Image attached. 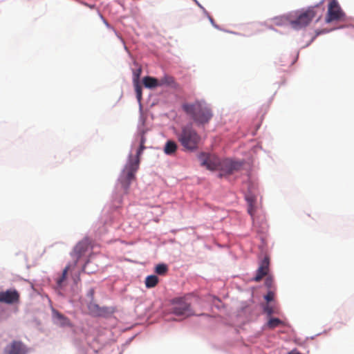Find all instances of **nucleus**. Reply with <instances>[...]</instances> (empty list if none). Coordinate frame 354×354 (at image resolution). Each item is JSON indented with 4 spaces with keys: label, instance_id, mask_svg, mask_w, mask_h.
<instances>
[{
    "label": "nucleus",
    "instance_id": "nucleus-22",
    "mask_svg": "<svg viewBox=\"0 0 354 354\" xmlns=\"http://www.w3.org/2000/svg\"><path fill=\"white\" fill-rule=\"evenodd\" d=\"M135 91L136 93V97L139 102L142 100V87L140 85L139 82L134 83Z\"/></svg>",
    "mask_w": 354,
    "mask_h": 354
},
{
    "label": "nucleus",
    "instance_id": "nucleus-25",
    "mask_svg": "<svg viewBox=\"0 0 354 354\" xmlns=\"http://www.w3.org/2000/svg\"><path fill=\"white\" fill-rule=\"evenodd\" d=\"M274 293L272 291H269L266 295H265L264 298L267 301V302L272 301L274 299Z\"/></svg>",
    "mask_w": 354,
    "mask_h": 354
},
{
    "label": "nucleus",
    "instance_id": "nucleus-7",
    "mask_svg": "<svg viewBox=\"0 0 354 354\" xmlns=\"http://www.w3.org/2000/svg\"><path fill=\"white\" fill-rule=\"evenodd\" d=\"M91 245V241L88 238H85L80 241L74 248L73 252L71 253L72 258L74 260L73 266H76L77 262L88 251Z\"/></svg>",
    "mask_w": 354,
    "mask_h": 354
},
{
    "label": "nucleus",
    "instance_id": "nucleus-11",
    "mask_svg": "<svg viewBox=\"0 0 354 354\" xmlns=\"http://www.w3.org/2000/svg\"><path fill=\"white\" fill-rule=\"evenodd\" d=\"M270 259L265 257L260 262L257 274L253 280L256 282L260 281L264 277L267 276L269 272Z\"/></svg>",
    "mask_w": 354,
    "mask_h": 354
},
{
    "label": "nucleus",
    "instance_id": "nucleus-9",
    "mask_svg": "<svg viewBox=\"0 0 354 354\" xmlns=\"http://www.w3.org/2000/svg\"><path fill=\"white\" fill-rule=\"evenodd\" d=\"M20 301V295L15 289H9L0 292V302L6 304H17Z\"/></svg>",
    "mask_w": 354,
    "mask_h": 354
},
{
    "label": "nucleus",
    "instance_id": "nucleus-1",
    "mask_svg": "<svg viewBox=\"0 0 354 354\" xmlns=\"http://www.w3.org/2000/svg\"><path fill=\"white\" fill-rule=\"evenodd\" d=\"M145 142L146 138L144 134H142L140 138V147L136 151V157L133 158L131 154L129 155L128 162L121 173L119 180L125 190L129 188L131 182L135 179V174L139 168L140 156L145 149Z\"/></svg>",
    "mask_w": 354,
    "mask_h": 354
},
{
    "label": "nucleus",
    "instance_id": "nucleus-13",
    "mask_svg": "<svg viewBox=\"0 0 354 354\" xmlns=\"http://www.w3.org/2000/svg\"><path fill=\"white\" fill-rule=\"evenodd\" d=\"M159 86H169L171 88H177L178 84L175 81V79L171 75L165 74L163 77L158 80Z\"/></svg>",
    "mask_w": 354,
    "mask_h": 354
},
{
    "label": "nucleus",
    "instance_id": "nucleus-16",
    "mask_svg": "<svg viewBox=\"0 0 354 354\" xmlns=\"http://www.w3.org/2000/svg\"><path fill=\"white\" fill-rule=\"evenodd\" d=\"M159 281V279L156 275H149L145 279V286L147 288H154Z\"/></svg>",
    "mask_w": 354,
    "mask_h": 354
},
{
    "label": "nucleus",
    "instance_id": "nucleus-15",
    "mask_svg": "<svg viewBox=\"0 0 354 354\" xmlns=\"http://www.w3.org/2000/svg\"><path fill=\"white\" fill-rule=\"evenodd\" d=\"M178 146L177 144L173 140H168L165 145L164 152L167 155H173L176 153Z\"/></svg>",
    "mask_w": 354,
    "mask_h": 354
},
{
    "label": "nucleus",
    "instance_id": "nucleus-14",
    "mask_svg": "<svg viewBox=\"0 0 354 354\" xmlns=\"http://www.w3.org/2000/svg\"><path fill=\"white\" fill-rule=\"evenodd\" d=\"M142 83L146 88H155L159 86L158 79L151 76H146L142 80Z\"/></svg>",
    "mask_w": 354,
    "mask_h": 354
},
{
    "label": "nucleus",
    "instance_id": "nucleus-24",
    "mask_svg": "<svg viewBox=\"0 0 354 354\" xmlns=\"http://www.w3.org/2000/svg\"><path fill=\"white\" fill-rule=\"evenodd\" d=\"M89 309L91 312L94 314L95 315H100V308L97 305H91L89 306Z\"/></svg>",
    "mask_w": 354,
    "mask_h": 354
},
{
    "label": "nucleus",
    "instance_id": "nucleus-31",
    "mask_svg": "<svg viewBox=\"0 0 354 354\" xmlns=\"http://www.w3.org/2000/svg\"><path fill=\"white\" fill-rule=\"evenodd\" d=\"M86 270V264H84V266H83V271H85Z\"/></svg>",
    "mask_w": 354,
    "mask_h": 354
},
{
    "label": "nucleus",
    "instance_id": "nucleus-18",
    "mask_svg": "<svg viewBox=\"0 0 354 354\" xmlns=\"http://www.w3.org/2000/svg\"><path fill=\"white\" fill-rule=\"evenodd\" d=\"M74 267L75 266H73V264H68V266H66V268L64 269V270L62 272V276L57 281V285L59 286H62V283L66 280L68 271L71 268H74Z\"/></svg>",
    "mask_w": 354,
    "mask_h": 354
},
{
    "label": "nucleus",
    "instance_id": "nucleus-17",
    "mask_svg": "<svg viewBox=\"0 0 354 354\" xmlns=\"http://www.w3.org/2000/svg\"><path fill=\"white\" fill-rule=\"evenodd\" d=\"M74 267L75 266H73V264H68V266H66V268L64 269V270L62 272V276L57 281V285L59 286H62V283L66 280L68 271L71 268H74Z\"/></svg>",
    "mask_w": 354,
    "mask_h": 354
},
{
    "label": "nucleus",
    "instance_id": "nucleus-4",
    "mask_svg": "<svg viewBox=\"0 0 354 354\" xmlns=\"http://www.w3.org/2000/svg\"><path fill=\"white\" fill-rule=\"evenodd\" d=\"M319 7L318 5L315 6L309 7L307 10L297 12L295 19L290 16V24L292 28L296 30L303 28L311 22L313 18L316 16L315 9Z\"/></svg>",
    "mask_w": 354,
    "mask_h": 354
},
{
    "label": "nucleus",
    "instance_id": "nucleus-5",
    "mask_svg": "<svg viewBox=\"0 0 354 354\" xmlns=\"http://www.w3.org/2000/svg\"><path fill=\"white\" fill-rule=\"evenodd\" d=\"M171 304V313L176 315L187 317L194 315L191 303L186 297L174 298Z\"/></svg>",
    "mask_w": 354,
    "mask_h": 354
},
{
    "label": "nucleus",
    "instance_id": "nucleus-21",
    "mask_svg": "<svg viewBox=\"0 0 354 354\" xmlns=\"http://www.w3.org/2000/svg\"><path fill=\"white\" fill-rule=\"evenodd\" d=\"M282 324V322L278 318H271L268 322V326L270 328H274Z\"/></svg>",
    "mask_w": 354,
    "mask_h": 354
},
{
    "label": "nucleus",
    "instance_id": "nucleus-20",
    "mask_svg": "<svg viewBox=\"0 0 354 354\" xmlns=\"http://www.w3.org/2000/svg\"><path fill=\"white\" fill-rule=\"evenodd\" d=\"M288 21L290 22V17H278L273 19L274 24L277 26H281Z\"/></svg>",
    "mask_w": 354,
    "mask_h": 354
},
{
    "label": "nucleus",
    "instance_id": "nucleus-8",
    "mask_svg": "<svg viewBox=\"0 0 354 354\" xmlns=\"http://www.w3.org/2000/svg\"><path fill=\"white\" fill-rule=\"evenodd\" d=\"M201 165L210 171L217 170L220 159L214 154L203 153L199 156Z\"/></svg>",
    "mask_w": 354,
    "mask_h": 354
},
{
    "label": "nucleus",
    "instance_id": "nucleus-3",
    "mask_svg": "<svg viewBox=\"0 0 354 354\" xmlns=\"http://www.w3.org/2000/svg\"><path fill=\"white\" fill-rule=\"evenodd\" d=\"M176 136L185 150L194 151L198 149L201 136L192 124L183 126Z\"/></svg>",
    "mask_w": 354,
    "mask_h": 354
},
{
    "label": "nucleus",
    "instance_id": "nucleus-26",
    "mask_svg": "<svg viewBox=\"0 0 354 354\" xmlns=\"http://www.w3.org/2000/svg\"><path fill=\"white\" fill-rule=\"evenodd\" d=\"M141 73L142 69L140 68L133 72L134 83L138 82V79L140 78Z\"/></svg>",
    "mask_w": 354,
    "mask_h": 354
},
{
    "label": "nucleus",
    "instance_id": "nucleus-6",
    "mask_svg": "<svg viewBox=\"0 0 354 354\" xmlns=\"http://www.w3.org/2000/svg\"><path fill=\"white\" fill-rule=\"evenodd\" d=\"M344 17L345 14L337 0H331L328 4L327 15L325 19L326 22L330 23L335 21H342Z\"/></svg>",
    "mask_w": 354,
    "mask_h": 354
},
{
    "label": "nucleus",
    "instance_id": "nucleus-29",
    "mask_svg": "<svg viewBox=\"0 0 354 354\" xmlns=\"http://www.w3.org/2000/svg\"><path fill=\"white\" fill-rule=\"evenodd\" d=\"M288 354H301V353L299 352L291 351V352L288 353Z\"/></svg>",
    "mask_w": 354,
    "mask_h": 354
},
{
    "label": "nucleus",
    "instance_id": "nucleus-12",
    "mask_svg": "<svg viewBox=\"0 0 354 354\" xmlns=\"http://www.w3.org/2000/svg\"><path fill=\"white\" fill-rule=\"evenodd\" d=\"M4 353V354H26L27 349L21 342L13 341L6 347Z\"/></svg>",
    "mask_w": 354,
    "mask_h": 354
},
{
    "label": "nucleus",
    "instance_id": "nucleus-30",
    "mask_svg": "<svg viewBox=\"0 0 354 354\" xmlns=\"http://www.w3.org/2000/svg\"><path fill=\"white\" fill-rule=\"evenodd\" d=\"M248 212L252 215V208H250L248 209Z\"/></svg>",
    "mask_w": 354,
    "mask_h": 354
},
{
    "label": "nucleus",
    "instance_id": "nucleus-10",
    "mask_svg": "<svg viewBox=\"0 0 354 354\" xmlns=\"http://www.w3.org/2000/svg\"><path fill=\"white\" fill-rule=\"evenodd\" d=\"M241 167V163L232 161L230 159L220 160L218 170L221 171L225 174H231L235 171H238Z\"/></svg>",
    "mask_w": 354,
    "mask_h": 354
},
{
    "label": "nucleus",
    "instance_id": "nucleus-27",
    "mask_svg": "<svg viewBox=\"0 0 354 354\" xmlns=\"http://www.w3.org/2000/svg\"><path fill=\"white\" fill-rule=\"evenodd\" d=\"M272 278L270 276H268L265 281L266 286H268V288H271V286H272Z\"/></svg>",
    "mask_w": 354,
    "mask_h": 354
},
{
    "label": "nucleus",
    "instance_id": "nucleus-19",
    "mask_svg": "<svg viewBox=\"0 0 354 354\" xmlns=\"http://www.w3.org/2000/svg\"><path fill=\"white\" fill-rule=\"evenodd\" d=\"M155 272L159 275H165L168 272V267L164 263L158 264L155 268Z\"/></svg>",
    "mask_w": 354,
    "mask_h": 354
},
{
    "label": "nucleus",
    "instance_id": "nucleus-23",
    "mask_svg": "<svg viewBox=\"0 0 354 354\" xmlns=\"http://www.w3.org/2000/svg\"><path fill=\"white\" fill-rule=\"evenodd\" d=\"M263 311L266 313L268 316L272 315L274 313V309L273 306L266 304L263 307Z\"/></svg>",
    "mask_w": 354,
    "mask_h": 354
},
{
    "label": "nucleus",
    "instance_id": "nucleus-2",
    "mask_svg": "<svg viewBox=\"0 0 354 354\" xmlns=\"http://www.w3.org/2000/svg\"><path fill=\"white\" fill-rule=\"evenodd\" d=\"M182 108L197 125L208 123L213 116L212 109L203 101L185 103L183 104Z\"/></svg>",
    "mask_w": 354,
    "mask_h": 354
},
{
    "label": "nucleus",
    "instance_id": "nucleus-28",
    "mask_svg": "<svg viewBox=\"0 0 354 354\" xmlns=\"http://www.w3.org/2000/svg\"><path fill=\"white\" fill-rule=\"evenodd\" d=\"M58 318L63 320L62 324L68 325L69 324V320L67 318L64 317L63 315L59 314Z\"/></svg>",
    "mask_w": 354,
    "mask_h": 354
}]
</instances>
